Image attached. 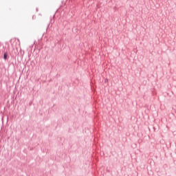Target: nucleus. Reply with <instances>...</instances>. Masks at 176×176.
<instances>
[{
	"mask_svg": "<svg viewBox=\"0 0 176 176\" xmlns=\"http://www.w3.org/2000/svg\"><path fill=\"white\" fill-rule=\"evenodd\" d=\"M3 58H4V60H8V53H6V52L4 53Z\"/></svg>",
	"mask_w": 176,
	"mask_h": 176,
	"instance_id": "nucleus-1",
	"label": "nucleus"
},
{
	"mask_svg": "<svg viewBox=\"0 0 176 176\" xmlns=\"http://www.w3.org/2000/svg\"><path fill=\"white\" fill-rule=\"evenodd\" d=\"M105 82H108V80H105Z\"/></svg>",
	"mask_w": 176,
	"mask_h": 176,
	"instance_id": "nucleus-2",
	"label": "nucleus"
}]
</instances>
